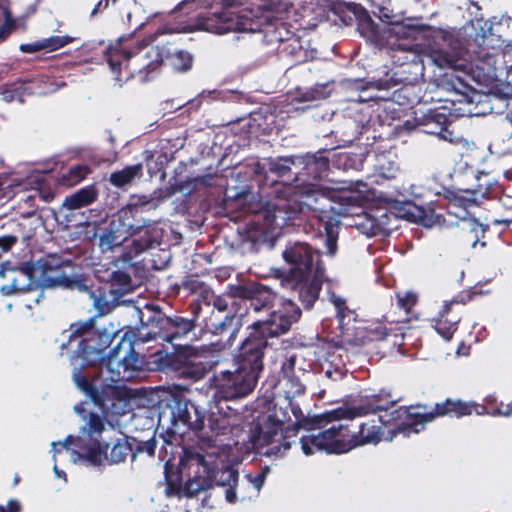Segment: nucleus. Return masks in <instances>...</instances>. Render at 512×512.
I'll list each match as a JSON object with an SVG mask.
<instances>
[{
  "label": "nucleus",
  "mask_w": 512,
  "mask_h": 512,
  "mask_svg": "<svg viewBox=\"0 0 512 512\" xmlns=\"http://www.w3.org/2000/svg\"><path fill=\"white\" fill-rule=\"evenodd\" d=\"M307 226L314 231V236L325 238L327 254L334 256L338 249L339 220L328 211H320L308 218Z\"/></svg>",
  "instance_id": "4be33fe9"
},
{
  "label": "nucleus",
  "mask_w": 512,
  "mask_h": 512,
  "mask_svg": "<svg viewBox=\"0 0 512 512\" xmlns=\"http://www.w3.org/2000/svg\"><path fill=\"white\" fill-rule=\"evenodd\" d=\"M236 315L226 314L222 319L213 323V333L221 334L225 331L232 329L231 335L236 332V328H233Z\"/></svg>",
  "instance_id": "680f3d73"
},
{
  "label": "nucleus",
  "mask_w": 512,
  "mask_h": 512,
  "mask_svg": "<svg viewBox=\"0 0 512 512\" xmlns=\"http://www.w3.org/2000/svg\"><path fill=\"white\" fill-rule=\"evenodd\" d=\"M188 5L207 8L197 14L191 24V31L201 30L219 35L255 31L256 23L250 16L251 12L239 10L243 6L242 0H184L177 8L182 9Z\"/></svg>",
  "instance_id": "0eeeda50"
},
{
  "label": "nucleus",
  "mask_w": 512,
  "mask_h": 512,
  "mask_svg": "<svg viewBox=\"0 0 512 512\" xmlns=\"http://www.w3.org/2000/svg\"><path fill=\"white\" fill-rule=\"evenodd\" d=\"M398 402L392 397V394L385 390H380L376 394L365 396L360 404L352 407H337L313 416H297V411L293 413L297 421L292 426L284 427L286 413L280 410L282 418L277 414L276 409L272 413L257 416L250 428V442L256 449L270 446L263 452L266 456H283L284 453L295 443V438L299 429L312 431L325 428L328 424L355 417L374 414L379 411H387Z\"/></svg>",
  "instance_id": "f257e3e1"
},
{
  "label": "nucleus",
  "mask_w": 512,
  "mask_h": 512,
  "mask_svg": "<svg viewBox=\"0 0 512 512\" xmlns=\"http://www.w3.org/2000/svg\"><path fill=\"white\" fill-rule=\"evenodd\" d=\"M367 329V343L373 342V341H381L386 339L388 336L393 334L395 337L400 335L401 337L404 336L403 329L404 326L400 325H384L383 323H371L369 325H366Z\"/></svg>",
  "instance_id": "79ce46f5"
},
{
  "label": "nucleus",
  "mask_w": 512,
  "mask_h": 512,
  "mask_svg": "<svg viewBox=\"0 0 512 512\" xmlns=\"http://www.w3.org/2000/svg\"><path fill=\"white\" fill-rule=\"evenodd\" d=\"M76 233L82 241L92 243L96 238V220L93 219V216L88 217L85 222L79 223Z\"/></svg>",
  "instance_id": "13d9d810"
},
{
  "label": "nucleus",
  "mask_w": 512,
  "mask_h": 512,
  "mask_svg": "<svg viewBox=\"0 0 512 512\" xmlns=\"http://www.w3.org/2000/svg\"><path fill=\"white\" fill-rule=\"evenodd\" d=\"M91 367L95 368V365H84L83 361H81L80 366L75 368L72 374V379L76 387L82 391L90 401L96 405V373L90 375L85 373V368Z\"/></svg>",
  "instance_id": "f704fd0d"
},
{
  "label": "nucleus",
  "mask_w": 512,
  "mask_h": 512,
  "mask_svg": "<svg viewBox=\"0 0 512 512\" xmlns=\"http://www.w3.org/2000/svg\"><path fill=\"white\" fill-rule=\"evenodd\" d=\"M105 148H102L100 154H98V164L100 162L112 163L116 161L118 151L117 143L112 135L109 134L108 138L104 141Z\"/></svg>",
  "instance_id": "bf43d9fd"
},
{
  "label": "nucleus",
  "mask_w": 512,
  "mask_h": 512,
  "mask_svg": "<svg viewBox=\"0 0 512 512\" xmlns=\"http://www.w3.org/2000/svg\"><path fill=\"white\" fill-rule=\"evenodd\" d=\"M357 30L361 36L375 45H382L385 40L386 31L374 22L365 9L357 16Z\"/></svg>",
  "instance_id": "473e14b6"
},
{
  "label": "nucleus",
  "mask_w": 512,
  "mask_h": 512,
  "mask_svg": "<svg viewBox=\"0 0 512 512\" xmlns=\"http://www.w3.org/2000/svg\"><path fill=\"white\" fill-rule=\"evenodd\" d=\"M142 174V165L141 164H135L126 166L122 170H118L113 172L110 175V182L115 187L122 188L130 183L133 182V180L140 176Z\"/></svg>",
  "instance_id": "c03bdc74"
},
{
  "label": "nucleus",
  "mask_w": 512,
  "mask_h": 512,
  "mask_svg": "<svg viewBox=\"0 0 512 512\" xmlns=\"http://www.w3.org/2000/svg\"><path fill=\"white\" fill-rule=\"evenodd\" d=\"M456 118L457 115L453 112V109L444 104L428 109L427 112L417 116L415 121L422 132L454 143L457 141V137L449 127Z\"/></svg>",
  "instance_id": "f3484780"
},
{
  "label": "nucleus",
  "mask_w": 512,
  "mask_h": 512,
  "mask_svg": "<svg viewBox=\"0 0 512 512\" xmlns=\"http://www.w3.org/2000/svg\"><path fill=\"white\" fill-rule=\"evenodd\" d=\"M336 310V318L338 320V327L341 329L357 319L358 315L347 306L346 300L333 294L330 298Z\"/></svg>",
  "instance_id": "49530a36"
},
{
  "label": "nucleus",
  "mask_w": 512,
  "mask_h": 512,
  "mask_svg": "<svg viewBox=\"0 0 512 512\" xmlns=\"http://www.w3.org/2000/svg\"><path fill=\"white\" fill-rule=\"evenodd\" d=\"M165 33L163 27L138 41L133 47L123 45L122 39L115 44H110L103 51V63H105L115 80L122 86L130 79H138L140 83H146L154 78L155 72L164 62V51L152 43L158 35Z\"/></svg>",
  "instance_id": "39448f33"
},
{
  "label": "nucleus",
  "mask_w": 512,
  "mask_h": 512,
  "mask_svg": "<svg viewBox=\"0 0 512 512\" xmlns=\"http://www.w3.org/2000/svg\"><path fill=\"white\" fill-rule=\"evenodd\" d=\"M69 41L68 37L51 36L32 43L21 44L19 49L23 53H35L41 50L55 51L64 47Z\"/></svg>",
  "instance_id": "ea45409f"
},
{
  "label": "nucleus",
  "mask_w": 512,
  "mask_h": 512,
  "mask_svg": "<svg viewBox=\"0 0 512 512\" xmlns=\"http://www.w3.org/2000/svg\"><path fill=\"white\" fill-rule=\"evenodd\" d=\"M173 346V352L157 350L151 354L154 369L157 371L178 372L188 362L197 360V350L188 344H176Z\"/></svg>",
  "instance_id": "412c9836"
},
{
  "label": "nucleus",
  "mask_w": 512,
  "mask_h": 512,
  "mask_svg": "<svg viewBox=\"0 0 512 512\" xmlns=\"http://www.w3.org/2000/svg\"><path fill=\"white\" fill-rule=\"evenodd\" d=\"M125 435L121 432L118 426L111 423L107 425L98 416V466H101L103 459L107 457L109 447L122 440Z\"/></svg>",
  "instance_id": "c85d7f7f"
},
{
  "label": "nucleus",
  "mask_w": 512,
  "mask_h": 512,
  "mask_svg": "<svg viewBox=\"0 0 512 512\" xmlns=\"http://www.w3.org/2000/svg\"><path fill=\"white\" fill-rule=\"evenodd\" d=\"M207 420L209 430L216 436L226 435L232 430L233 425L226 414L222 415L220 413L211 412Z\"/></svg>",
  "instance_id": "09e8293b"
},
{
  "label": "nucleus",
  "mask_w": 512,
  "mask_h": 512,
  "mask_svg": "<svg viewBox=\"0 0 512 512\" xmlns=\"http://www.w3.org/2000/svg\"><path fill=\"white\" fill-rule=\"evenodd\" d=\"M88 168L85 165H75L70 167L67 172H63L57 178L60 186L72 187L81 182L87 175Z\"/></svg>",
  "instance_id": "de8ad7c7"
},
{
  "label": "nucleus",
  "mask_w": 512,
  "mask_h": 512,
  "mask_svg": "<svg viewBox=\"0 0 512 512\" xmlns=\"http://www.w3.org/2000/svg\"><path fill=\"white\" fill-rule=\"evenodd\" d=\"M129 454H131V443L127 441L125 436L122 440L114 442V444L109 447L107 457L103 459L102 465L123 462Z\"/></svg>",
  "instance_id": "a18cd8bd"
},
{
  "label": "nucleus",
  "mask_w": 512,
  "mask_h": 512,
  "mask_svg": "<svg viewBox=\"0 0 512 512\" xmlns=\"http://www.w3.org/2000/svg\"><path fill=\"white\" fill-rule=\"evenodd\" d=\"M335 431V439L331 446L335 454H343L359 447L356 431H351L349 425L338 424L333 425Z\"/></svg>",
  "instance_id": "72a5a7b5"
},
{
  "label": "nucleus",
  "mask_w": 512,
  "mask_h": 512,
  "mask_svg": "<svg viewBox=\"0 0 512 512\" xmlns=\"http://www.w3.org/2000/svg\"><path fill=\"white\" fill-rule=\"evenodd\" d=\"M486 414H489L491 416H504L508 417L512 415V401L508 404H504L503 402L499 403V406H496L495 408L491 407V409L486 412Z\"/></svg>",
  "instance_id": "338daca9"
},
{
  "label": "nucleus",
  "mask_w": 512,
  "mask_h": 512,
  "mask_svg": "<svg viewBox=\"0 0 512 512\" xmlns=\"http://www.w3.org/2000/svg\"><path fill=\"white\" fill-rule=\"evenodd\" d=\"M184 473L189 476V479L183 487V493L189 498L213 487L214 467L203 454L195 450H184L179 467L169 461L164 464V478L169 491L179 492L181 490Z\"/></svg>",
  "instance_id": "6e6552de"
},
{
  "label": "nucleus",
  "mask_w": 512,
  "mask_h": 512,
  "mask_svg": "<svg viewBox=\"0 0 512 512\" xmlns=\"http://www.w3.org/2000/svg\"><path fill=\"white\" fill-rule=\"evenodd\" d=\"M407 219L419 223L426 227H431L436 223L440 222L442 215H439L435 210L428 206H419L412 203H408Z\"/></svg>",
  "instance_id": "4c0bfd02"
},
{
  "label": "nucleus",
  "mask_w": 512,
  "mask_h": 512,
  "mask_svg": "<svg viewBox=\"0 0 512 512\" xmlns=\"http://www.w3.org/2000/svg\"><path fill=\"white\" fill-rule=\"evenodd\" d=\"M87 404V401H82L74 406L75 413L82 420H87L86 424L80 428L78 435H68L64 441L53 442V446L55 448L60 445L68 450L70 445H74L72 449L74 461L79 460L96 466V412H88L85 408Z\"/></svg>",
  "instance_id": "f8f14e48"
},
{
  "label": "nucleus",
  "mask_w": 512,
  "mask_h": 512,
  "mask_svg": "<svg viewBox=\"0 0 512 512\" xmlns=\"http://www.w3.org/2000/svg\"><path fill=\"white\" fill-rule=\"evenodd\" d=\"M9 262L2 264L0 276L8 277L10 284L2 285L0 293L3 296H11L19 292L36 290L39 283L36 280V268L32 263H25L21 267L7 268Z\"/></svg>",
  "instance_id": "aec40b11"
},
{
  "label": "nucleus",
  "mask_w": 512,
  "mask_h": 512,
  "mask_svg": "<svg viewBox=\"0 0 512 512\" xmlns=\"http://www.w3.org/2000/svg\"><path fill=\"white\" fill-rule=\"evenodd\" d=\"M96 198V190L91 188H82L74 194L67 196L63 206L69 210H75L91 204Z\"/></svg>",
  "instance_id": "37998d69"
},
{
  "label": "nucleus",
  "mask_w": 512,
  "mask_h": 512,
  "mask_svg": "<svg viewBox=\"0 0 512 512\" xmlns=\"http://www.w3.org/2000/svg\"><path fill=\"white\" fill-rule=\"evenodd\" d=\"M481 294V291L471 288L461 291L455 295L449 303H445L442 310L438 313V316L433 320V327L437 333L445 340H450L458 329V324L461 321V316L453 312V304L464 305L470 302L475 296Z\"/></svg>",
  "instance_id": "6ab92c4d"
},
{
  "label": "nucleus",
  "mask_w": 512,
  "mask_h": 512,
  "mask_svg": "<svg viewBox=\"0 0 512 512\" xmlns=\"http://www.w3.org/2000/svg\"><path fill=\"white\" fill-rule=\"evenodd\" d=\"M206 412L182 394L172 393L160 401L159 422L167 419L170 425L165 434L164 442L172 444L176 436L193 432L201 436L205 429Z\"/></svg>",
  "instance_id": "1a4fd4ad"
},
{
  "label": "nucleus",
  "mask_w": 512,
  "mask_h": 512,
  "mask_svg": "<svg viewBox=\"0 0 512 512\" xmlns=\"http://www.w3.org/2000/svg\"><path fill=\"white\" fill-rule=\"evenodd\" d=\"M177 373L182 378L197 381L205 376L206 369L201 362H196V360H193L191 362H188Z\"/></svg>",
  "instance_id": "5fc2aeb1"
},
{
  "label": "nucleus",
  "mask_w": 512,
  "mask_h": 512,
  "mask_svg": "<svg viewBox=\"0 0 512 512\" xmlns=\"http://www.w3.org/2000/svg\"><path fill=\"white\" fill-rule=\"evenodd\" d=\"M228 297L232 306L243 304L246 311L254 312L272 309L278 299L274 291L259 283L230 285Z\"/></svg>",
  "instance_id": "dca6fc26"
},
{
  "label": "nucleus",
  "mask_w": 512,
  "mask_h": 512,
  "mask_svg": "<svg viewBox=\"0 0 512 512\" xmlns=\"http://www.w3.org/2000/svg\"><path fill=\"white\" fill-rule=\"evenodd\" d=\"M249 198H254V195L251 192L243 191L236 195V202L242 206L245 212L258 213L262 209V203L257 202L246 205V201Z\"/></svg>",
  "instance_id": "e2e57ef3"
},
{
  "label": "nucleus",
  "mask_w": 512,
  "mask_h": 512,
  "mask_svg": "<svg viewBox=\"0 0 512 512\" xmlns=\"http://www.w3.org/2000/svg\"><path fill=\"white\" fill-rule=\"evenodd\" d=\"M288 266L285 284L298 294L305 309H311L322 290L325 266L321 253L305 242H295L282 252Z\"/></svg>",
  "instance_id": "423d86ee"
},
{
  "label": "nucleus",
  "mask_w": 512,
  "mask_h": 512,
  "mask_svg": "<svg viewBox=\"0 0 512 512\" xmlns=\"http://www.w3.org/2000/svg\"><path fill=\"white\" fill-rule=\"evenodd\" d=\"M68 340L61 344L65 349L68 345L77 339L79 343L73 353V357L83 361L84 365L96 364V315L86 319L78 320L70 324L68 330Z\"/></svg>",
  "instance_id": "2eb2a0df"
},
{
  "label": "nucleus",
  "mask_w": 512,
  "mask_h": 512,
  "mask_svg": "<svg viewBox=\"0 0 512 512\" xmlns=\"http://www.w3.org/2000/svg\"><path fill=\"white\" fill-rule=\"evenodd\" d=\"M196 327L195 319H189L179 315L167 316L162 312L155 313L146 324L137 328L136 338L141 343L150 340H162L176 345V340L186 338Z\"/></svg>",
  "instance_id": "9d476101"
},
{
  "label": "nucleus",
  "mask_w": 512,
  "mask_h": 512,
  "mask_svg": "<svg viewBox=\"0 0 512 512\" xmlns=\"http://www.w3.org/2000/svg\"><path fill=\"white\" fill-rule=\"evenodd\" d=\"M494 225L508 226L512 223V207H505L503 211L491 219Z\"/></svg>",
  "instance_id": "69168bd1"
},
{
  "label": "nucleus",
  "mask_w": 512,
  "mask_h": 512,
  "mask_svg": "<svg viewBox=\"0 0 512 512\" xmlns=\"http://www.w3.org/2000/svg\"><path fill=\"white\" fill-rule=\"evenodd\" d=\"M479 50L477 51L476 68L483 72L485 80H492L498 72L512 68L510 51L502 48L503 41L493 33H483L476 37Z\"/></svg>",
  "instance_id": "ddd939ff"
},
{
  "label": "nucleus",
  "mask_w": 512,
  "mask_h": 512,
  "mask_svg": "<svg viewBox=\"0 0 512 512\" xmlns=\"http://www.w3.org/2000/svg\"><path fill=\"white\" fill-rule=\"evenodd\" d=\"M131 443V456L132 460L135 459L136 455L139 453H146L149 457H154L155 450L157 447V441L155 436L153 435L148 440L140 441L136 438H132Z\"/></svg>",
  "instance_id": "864d4df0"
},
{
  "label": "nucleus",
  "mask_w": 512,
  "mask_h": 512,
  "mask_svg": "<svg viewBox=\"0 0 512 512\" xmlns=\"http://www.w3.org/2000/svg\"><path fill=\"white\" fill-rule=\"evenodd\" d=\"M335 439V431L332 426L318 434H310L300 438L301 448L305 455H312L317 451H323L327 454H335L331 446Z\"/></svg>",
  "instance_id": "cd10ccee"
},
{
  "label": "nucleus",
  "mask_w": 512,
  "mask_h": 512,
  "mask_svg": "<svg viewBox=\"0 0 512 512\" xmlns=\"http://www.w3.org/2000/svg\"><path fill=\"white\" fill-rule=\"evenodd\" d=\"M382 417L378 419H372L367 422H363L359 425L358 431H356L359 446H363L369 443H378L381 441L382 432L379 423H386Z\"/></svg>",
  "instance_id": "58836bf2"
},
{
  "label": "nucleus",
  "mask_w": 512,
  "mask_h": 512,
  "mask_svg": "<svg viewBox=\"0 0 512 512\" xmlns=\"http://www.w3.org/2000/svg\"><path fill=\"white\" fill-rule=\"evenodd\" d=\"M269 240L267 228L258 223H249L241 233V244L249 252H257Z\"/></svg>",
  "instance_id": "2f4dec72"
},
{
  "label": "nucleus",
  "mask_w": 512,
  "mask_h": 512,
  "mask_svg": "<svg viewBox=\"0 0 512 512\" xmlns=\"http://www.w3.org/2000/svg\"><path fill=\"white\" fill-rule=\"evenodd\" d=\"M234 371H221L214 378L215 397L220 400L242 399L250 395L257 386L258 378L241 371L235 366Z\"/></svg>",
  "instance_id": "4468645a"
},
{
  "label": "nucleus",
  "mask_w": 512,
  "mask_h": 512,
  "mask_svg": "<svg viewBox=\"0 0 512 512\" xmlns=\"http://www.w3.org/2000/svg\"><path fill=\"white\" fill-rule=\"evenodd\" d=\"M493 186V181L489 178L488 173L481 172L477 175V184L475 185L473 190H465L466 193H469L471 197L476 196H486L491 192V188Z\"/></svg>",
  "instance_id": "6e6d98bb"
},
{
  "label": "nucleus",
  "mask_w": 512,
  "mask_h": 512,
  "mask_svg": "<svg viewBox=\"0 0 512 512\" xmlns=\"http://www.w3.org/2000/svg\"><path fill=\"white\" fill-rule=\"evenodd\" d=\"M297 355L291 354L285 358L281 364L280 378L286 382V386L294 395H299L305 392V385L300 379L299 373L304 374L303 369H296Z\"/></svg>",
  "instance_id": "7c9ffc66"
},
{
  "label": "nucleus",
  "mask_w": 512,
  "mask_h": 512,
  "mask_svg": "<svg viewBox=\"0 0 512 512\" xmlns=\"http://www.w3.org/2000/svg\"><path fill=\"white\" fill-rule=\"evenodd\" d=\"M160 49L164 51L163 64L169 65L177 71H187L192 67L193 58L189 52L183 50L171 51L165 46Z\"/></svg>",
  "instance_id": "a19ab883"
},
{
  "label": "nucleus",
  "mask_w": 512,
  "mask_h": 512,
  "mask_svg": "<svg viewBox=\"0 0 512 512\" xmlns=\"http://www.w3.org/2000/svg\"><path fill=\"white\" fill-rule=\"evenodd\" d=\"M131 395L125 385L103 384L98 389V409L105 417H117L130 411Z\"/></svg>",
  "instance_id": "a211bd4d"
},
{
  "label": "nucleus",
  "mask_w": 512,
  "mask_h": 512,
  "mask_svg": "<svg viewBox=\"0 0 512 512\" xmlns=\"http://www.w3.org/2000/svg\"><path fill=\"white\" fill-rule=\"evenodd\" d=\"M69 264V260H64L58 255H48L41 264L42 285L46 287L68 285L70 280L65 273V268Z\"/></svg>",
  "instance_id": "b1692460"
},
{
  "label": "nucleus",
  "mask_w": 512,
  "mask_h": 512,
  "mask_svg": "<svg viewBox=\"0 0 512 512\" xmlns=\"http://www.w3.org/2000/svg\"><path fill=\"white\" fill-rule=\"evenodd\" d=\"M162 231L152 223L133 228L121 218L112 219L99 236L98 247L101 257L98 265V281L110 282L117 292L129 291L132 283L130 275L119 268V263L130 264L131 261L155 244H160Z\"/></svg>",
  "instance_id": "f03ea898"
},
{
  "label": "nucleus",
  "mask_w": 512,
  "mask_h": 512,
  "mask_svg": "<svg viewBox=\"0 0 512 512\" xmlns=\"http://www.w3.org/2000/svg\"><path fill=\"white\" fill-rule=\"evenodd\" d=\"M298 163H301L298 155L280 156L277 158L269 157L265 159L264 163L257 162L254 165V174L256 176H264L265 180H267L268 172L281 178L289 176L293 167L298 170Z\"/></svg>",
  "instance_id": "bb28decb"
},
{
  "label": "nucleus",
  "mask_w": 512,
  "mask_h": 512,
  "mask_svg": "<svg viewBox=\"0 0 512 512\" xmlns=\"http://www.w3.org/2000/svg\"><path fill=\"white\" fill-rule=\"evenodd\" d=\"M485 230L477 221H470L467 225L461 227L460 233L464 244L474 248L483 236Z\"/></svg>",
  "instance_id": "3c124183"
},
{
  "label": "nucleus",
  "mask_w": 512,
  "mask_h": 512,
  "mask_svg": "<svg viewBox=\"0 0 512 512\" xmlns=\"http://www.w3.org/2000/svg\"><path fill=\"white\" fill-rule=\"evenodd\" d=\"M341 341L351 346L367 344V329L363 321L356 319L340 329Z\"/></svg>",
  "instance_id": "c9c22d12"
},
{
  "label": "nucleus",
  "mask_w": 512,
  "mask_h": 512,
  "mask_svg": "<svg viewBox=\"0 0 512 512\" xmlns=\"http://www.w3.org/2000/svg\"><path fill=\"white\" fill-rule=\"evenodd\" d=\"M214 473L216 474V468L214 467ZM238 471L234 470L230 467H226L221 470L219 473V477L216 480V476L214 477L213 484L216 483L218 486L229 487L232 485H237L238 483Z\"/></svg>",
  "instance_id": "052dcab7"
},
{
  "label": "nucleus",
  "mask_w": 512,
  "mask_h": 512,
  "mask_svg": "<svg viewBox=\"0 0 512 512\" xmlns=\"http://www.w3.org/2000/svg\"><path fill=\"white\" fill-rule=\"evenodd\" d=\"M396 299H397V308L403 310V315L396 317L395 312L390 310L388 311L384 316V321L388 325H400L403 326L404 324L408 323L410 321V312L412 308L417 303L418 297L417 294L412 291H405V292H396L395 293Z\"/></svg>",
  "instance_id": "c756f323"
},
{
  "label": "nucleus",
  "mask_w": 512,
  "mask_h": 512,
  "mask_svg": "<svg viewBox=\"0 0 512 512\" xmlns=\"http://www.w3.org/2000/svg\"><path fill=\"white\" fill-rule=\"evenodd\" d=\"M277 51L282 57L289 58L295 65L308 60L307 50L302 47L300 39L294 34L278 45Z\"/></svg>",
  "instance_id": "e433bc0d"
},
{
  "label": "nucleus",
  "mask_w": 512,
  "mask_h": 512,
  "mask_svg": "<svg viewBox=\"0 0 512 512\" xmlns=\"http://www.w3.org/2000/svg\"><path fill=\"white\" fill-rule=\"evenodd\" d=\"M430 57L439 68L454 69L458 66L459 58L444 49H433Z\"/></svg>",
  "instance_id": "603ef678"
},
{
  "label": "nucleus",
  "mask_w": 512,
  "mask_h": 512,
  "mask_svg": "<svg viewBox=\"0 0 512 512\" xmlns=\"http://www.w3.org/2000/svg\"><path fill=\"white\" fill-rule=\"evenodd\" d=\"M151 202V199L146 195H132L128 202L129 208L144 207Z\"/></svg>",
  "instance_id": "774afa93"
},
{
  "label": "nucleus",
  "mask_w": 512,
  "mask_h": 512,
  "mask_svg": "<svg viewBox=\"0 0 512 512\" xmlns=\"http://www.w3.org/2000/svg\"><path fill=\"white\" fill-rule=\"evenodd\" d=\"M433 409L436 418L444 416L461 418L470 416L473 413L476 415H485L488 411V408L482 404L452 398H447L441 403H436Z\"/></svg>",
  "instance_id": "393cba45"
},
{
  "label": "nucleus",
  "mask_w": 512,
  "mask_h": 512,
  "mask_svg": "<svg viewBox=\"0 0 512 512\" xmlns=\"http://www.w3.org/2000/svg\"><path fill=\"white\" fill-rule=\"evenodd\" d=\"M393 62L398 65V70L395 73L400 75L399 80L390 79L389 81H375V82H364L363 80H355L354 86L356 90L365 92L368 88L374 87L377 90L389 89L392 87L390 82H393V86L397 81L413 83L416 82L420 77L424 75V62L423 54L419 51L418 45L406 46L398 44L397 49L394 50Z\"/></svg>",
  "instance_id": "9b49d317"
},
{
  "label": "nucleus",
  "mask_w": 512,
  "mask_h": 512,
  "mask_svg": "<svg viewBox=\"0 0 512 512\" xmlns=\"http://www.w3.org/2000/svg\"><path fill=\"white\" fill-rule=\"evenodd\" d=\"M375 169L378 173L385 178H393L396 172L397 165L394 161L388 159L385 153L376 156Z\"/></svg>",
  "instance_id": "4d7b16f0"
},
{
  "label": "nucleus",
  "mask_w": 512,
  "mask_h": 512,
  "mask_svg": "<svg viewBox=\"0 0 512 512\" xmlns=\"http://www.w3.org/2000/svg\"><path fill=\"white\" fill-rule=\"evenodd\" d=\"M373 14L375 16H377L383 23L391 24L392 25V27L389 28V32H393L395 34H398L400 32V30L403 28L398 23L393 24V22L391 20L392 16L389 14V10L387 8L379 7L378 8V13L373 11Z\"/></svg>",
  "instance_id": "0e129e2a"
},
{
  "label": "nucleus",
  "mask_w": 512,
  "mask_h": 512,
  "mask_svg": "<svg viewBox=\"0 0 512 512\" xmlns=\"http://www.w3.org/2000/svg\"><path fill=\"white\" fill-rule=\"evenodd\" d=\"M420 405L400 406L390 414L388 422L393 421L397 432H419L418 426H424L426 423L436 418L434 409L430 412H420Z\"/></svg>",
  "instance_id": "5701e85b"
},
{
  "label": "nucleus",
  "mask_w": 512,
  "mask_h": 512,
  "mask_svg": "<svg viewBox=\"0 0 512 512\" xmlns=\"http://www.w3.org/2000/svg\"><path fill=\"white\" fill-rule=\"evenodd\" d=\"M136 331H108L98 328V380L113 383L137 381L154 369L151 354L149 359L140 355L134 345Z\"/></svg>",
  "instance_id": "7ed1b4c3"
},
{
  "label": "nucleus",
  "mask_w": 512,
  "mask_h": 512,
  "mask_svg": "<svg viewBox=\"0 0 512 512\" xmlns=\"http://www.w3.org/2000/svg\"><path fill=\"white\" fill-rule=\"evenodd\" d=\"M326 150H318L314 154L307 153L305 155H298L301 163H298V170L294 174L293 180L300 181L301 177L317 180L329 170V159L323 156L322 153Z\"/></svg>",
  "instance_id": "a878e982"
},
{
  "label": "nucleus",
  "mask_w": 512,
  "mask_h": 512,
  "mask_svg": "<svg viewBox=\"0 0 512 512\" xmlns=\"http://www.w3.org/2000/svg\"><path fill=\"white\" fill-rule=\"evenodd\" d=\"M300 317L301 310L292 300L281 299L267 319L255 321L249 326L248 336L234 355V365L259 379L264 369L266 351L270 346L269 339L287 333Z\"/></svg>",
  "instance_id": "20e7f679"
},
{
  "label": "nucleus",
  "mask_w": 512,
  "mask_h": 512,
  "mask_svg": "<svg viewBox=\"0 0 512 512\" xmlns=\"http://www.w3.org/2000/svg\"><path fill=\"white\" fill-rule=\"evenodd\" d=\"M291 35L293 34L286 28V24L283 22L268 25L264 29L265 41L268 44L278 43L280 45L283 41L290 38Z\"/></svg>",
  "instance_id": "8fccbe9b"
}]
</instances>
